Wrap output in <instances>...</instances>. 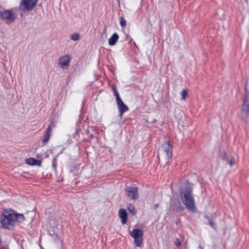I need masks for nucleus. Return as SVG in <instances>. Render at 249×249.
<instances>
[{"label":"nucleus","instance_id":"3","mask_svg":"<svg viewBox=\"0 0 249 249\" xmlns=\"http://www.w3.org/2000/svg\"><path fill=\"white\" fill-rule=\"evenodd\" d=\"M130 234L134 238L136 246L141 247L143 238L142 231L139 229H134L130 232Z\"/></svg>","mask_w":249,"mask_h":249},{"label":"nucleus","instance_id":"7","mask_svg":"<svg viewBox=\"0 0 249 249\" xmlns=\"http://www.w3.org/2000/svg\"><path fill=\"white\" fill-rule=\"evenodd\" d=\"M0 17L3 19L7 20V23L10 24L13 22L15 19L14 13L8 10H5L0 13Z\"/></svg>","mask_w":249,"mask_h":249},{"label":"nucleus","instance_id":"22","mask_svg":"<svg viewBox=\"0 0 249 249\" xmlns=\"http://www.w3.org/2000/svg\"><path fill=\"white\" fill-rule=\"evenodd\" d=\"M120 25L122 27L126 26V20L123 17L120 18Z\"/></svg>","mask_w":249,"mask_h":249},{"label":"nucleus","instance_id":"30","mask_svg":"<svg viewBox=\"0 0 249 249\" xmlns=\"http://www.w3.org/2000/svg\"><path fill=\"white\" fill-rule=\"evenodd\" d=\"M199 248L200 249H204V248L201 246H200V245L199 246Z\"/></svg>","mask_w":249,"mask_h":249},{"label":"nucleus","instance_id":"11","mask_svg":"<svg viewBox=\"0 0 249 249\" xmlns=\"http://www.w3.org/2000/svg\"><path fill=\"white\" fill-rule=\"evenodd\" d=\"M25 163L29 165L41 166V160L33 158H29L25 159Z\"/></svg>","mask_w":249,"mask_h":249},{"label":"nucleus","instance_id":"10","mask_svg":"<svg viewBox=\"0 0 249 249\" xmlns=\"http://www.w3.org/2000/svg\"><path fill=\"white\" fill-rule=\"evenodd\" d=\"M116 104L119 111V116L122 118L124 113L128 110V107L125 104H124L122 100H120L118 102H116Z\"/></svg>","mask_w":249,"mask_h":249},{"label":"nucleus","instance_id":"31","mask_svg":"<svg viewBox=\"0 0 249 249\" xmlns=\"http://www.w3.org/2000/svg\"><path fill=\"white\" fill-rule=\"evenodd\" d=\"M112 68H113V67H111V69H110V70H112Z\"/></svg>","mask_w":249,"mask_h":249},{"label":"nucleus","instance_id":"24","mask_svg":"<svg viewBox=\"0 0 249 249\" xmlns=\"http://www.w3.org/2000/svg\"><path fill=\"white\" fill-rule=\"evenodd\" d=\"M181 242L179 238H176L174 241V244L177 247H179L181 245Z\"/></svg>","mask_w":249,"mask_h":249},{"label":"nucleus","instance_id":"17","mask_svg":"<svg viewBox=\"0 0 249 249\" xmlns=\"http://www.w3.org/2000/svg\"><path fill=\"white\" fill-rule=\"evenodd\" d=\"M112 90L113 91L114 95L115 96L116 102H118V101L122 100L120 96V95L118 92V90H117V88L116 86H113L112 87Z\"/></svg>","mask_w":249,"mask_h":249},{"label":"nucleus","instance_id":"1","mask_svg":"<svg viewBox=\"0 0 249 249\" xmlns=\"http://www.w3.org/2000/svg\"><path fill=\"white\" fill-rule=\"evenodd\" d=\"M25 220L24 215L21 213H18L12 209H7L4 211L0 215V224L1 228L8 230L15 229V223H22Z\"/></svg>","mask_w":249,"mask_h":249},{"label":"nucleus","instance_id":"14","mask_svg":"<svg viewBox=\"0 0 249 249\" xmlns=\"http://www.w3.org/2000/svg\"><path fill=\"white\" fill-rule=\"evenodd\" d=\"M118 39V35L116 33H114L108 39L109 45L110 46H113L115 45Z\"/></svg>","mask_w":249,"mask_h":249},{"label":"nucleus","instance_id":"8","mask_svg":"<svg viewBox=\"0 0 249 249\" xmlns=\"http://www.w3.org/2000/svg\"><path fill=\"white\" fill-rule=\"evenodd\" d=\"M38 0H22V4L28 11L32 10L36 5Z\"/></svg>","mask_w":249,"mask_h":249},{"label":"nucleus","instance_id":"12","mask_svg":"<svg viewBox=\"0 0 249 249\" xmlns=\"http://www.w3.org/2000/svg\"><path fill=\"white\" fill-rule=\"evenodd\" d=\"M119 216L121 219L123 224H125L127 220V213L126 211L124 209H120L119 211Z\"/></svg>","mask_w":249,"mask_h":249},{"label":"nucleus","instance_id":"29","mask_svg":"<svg viewBox=\"0 0 249 249\" xmlns=\"http://www.w3.org/2000/svg\"><path fill=\"white\" fill-rule=\"evenodd\" d=\"M49 234L51 235H53L54 234V231H49Z\"/></svg>","mask_w":249,"mask_h":249},{"label":"nucleus","instance_id":"6","mask_svg":"<svg viewBox=\"0 0 249 249\" xmlns=\"http://www.w3.org/2000/svg\"><path fill=\"white\" fill-rule=\"evenodd\" d=\"M219 157L226 163L229 164L231 167L234 163V158L233 157L226 153L225 151H221L220 150Z\"/></svg>","mask_w":249,"mask_h":249},{"label":"nucleus","instance_id":"16","mask_svg":"<svg viewBox=\"0 0 249 249\" xmlns=\"http://www.w3.org/2000/svg\"><path fill=\"white\" fill-rule=\"evenodd\" d=\"M87 133L89 135L90 139H93L95 137L94 134L96 131L93 127H89L87 129Z\"/></svg>","mask_w":249,"mask_h":249},{"label":"nucleus","instance_id":"27","mask_svg":"<svg viewBox=\"0 0 249 249\" xmlns=\"http://www.w3.org/2000/svg\"><path fill=\"white\" fill-rule=\"evenodd\" d=\"M71 172H73L74 174L76 175V173L78 172V170L76 168L74 167L73 169H71Z\"/></svg>","mask_w":249,"mask_h":249},{"label":"nucleus","instance_id":"19","mask_svg":"<svg viewBox=\"0 0 249 249\" xmlns=\"http://www.w3.org/2000/svg\"><path fill=\"white\" fill-rule=\"evenodd\" d=\"M56 164H57V156L53 158V161H52V166L55 172L56 171V167H57Z\"/></svg>","mask_w":249,"mask_h":249},{"label":"nucleus","instance_id":"33","mask_svg":"<svg viewBox=\"0 0 249 249\" xmlns=\"http://www.w3.org/2000/svg\"><path fill=\"white\" fill-rule=\"evenodd\" d=\"M112 68H113V67H111V69H110V70H112Z\"/></svg>","mask_w":249,"mask_h":249},{"label":"nucleus","instance_id":"15","mask_svg":"<svg viewBox=\"0 0 249 249\" xmlns=\"http://www.w3.org/2000/svg\"><path fill=\"white\" fill-rule=\"evenodd\" d=\"M204 218L207 219L208 221L209 225L214 230H216V227L215 224L213 220V219L209 216L205 215L204 216Z\"/></svg>","mask_w":249,"mask_h":249},{"label":"nucleus","instance_id":"2","mask_svg":"<svg viewBox=\"0 0 249 249\" xmlns=\"http://www.w3.org/2000/svg\"><path fill=\"white\" fill-rule=\"evenodd\" d=\"M179 196L183 204L189 210H195V201L192 189L190 186H186L185 188L180 189Z\"/></svg>","mask_w":249,"mask_h":249},{"label":"nucleus","instance_id":"23","mask_svg":"<svg viewBox=\"0 0 249 249\" xmlns=\"http://www.w3.org/2000/svg\"><path fill=\"white\" fill-rule=\"evenodd\" d=\"M79 129H76L75 133L73 134V138L76 140L79 138Z\"/></svg>","mask_w":249,"mask_h":249},{"label":"nucleus","instance_id":"4","mask_svg":"<svg viewBox=\"0 0 249 249\" xmlns=\"http://www.w3.org/2000/svg\"><path fill=\"white\" fill-rule=\"evenodd\" d=\"M245 93L244 96L242 106V118L247 121L249 117V101L248 100L247 89L245 88Z\"/></svg>","mask_w":249,"mask_h":249},{"label":"nucleus","instance_id":"5","mask_svg":"<svg viewBox=\"0 0 249 249\" xmlns=\"http://www.w3.org/2000/svg\"><path fill=\"white\" fill-rule=\"evenodd\" d=\"M124 191L127 196L132 200H135L138 199L139 196L138 188L137 187L127 186L125 187Z\"/></svg>","mask_w":249,"mask_h":249},{"label":"nucleus","instance_id":"20","mask_svg":"<svg viewBox=\"0 0 249 249\" xmlns=\"http://www.w3.org/2000/svg\"><path fill=\"white\" fill-rule=\"evenodd\" d=\"M71 38L74 41H77L79 39L80 36L78 33H73L71 35Z\"/></svg>","mask_w":249,"mask_h":249},{"label":"nucleus","instance_id":"13","mask_svg":"<svg viewBox=\"0 0 249 249\" xmlns=\"http://www.w3.org/2000/svg\"><path fill=\"white\" fill-rule=\"evenodd\" d=\"M70 62V57L69 55H65L58 60V63L62 66L68 65Z\"/></svg>","mask_w":249,"mask_h":249},{"label":"nucleus","instance_id":"9","mask_svg":"<svg viewBox=\"0 0 249 249\" xmlns=\"http://www.w3.org/2000/svg\"><path fill=\"white\" fill-rule=\"evenodd\" d=\"M162 147L164 152L166 153L168 159L172 157V150L173 148L172 145L169 143V142H165L162 144Z\"/></svg>","mask_w":249,"mask_h":249},{"label":"nucleus","instance_id":"32","mask_svg":"<svg viewBox=\"0 0 249 249\" xmlns=\"http://www.w3.org/2000/svg\"><path fill=\"white\" fill-rule=\"evenodd\" d=\"M112 68H113V67H111V69H110V70H112Z\"/></svg>","mask_w":249,"mask_h":249},{"label":"nucleus","instance_id":"21","mask_svg":"<svg viewBox=\"0 0 249 249\" xmlns=\"http://www.w3.org/2000/svg\"><path fill=\"white\" fill-rule=\"evenodd\" d=\"M43 137L44 138L43 139V142H44V144H45V143L49 141L50 137V134L45 133Z\"/></svg>","mask_w":249,"mask_h":249},{"label":"nucleus","instance_id":"28","mask_svg":"<svg viewBox=\"0 0 249 249\" xmlns=\"http://www.w3.org/2000/svg\"><path fill=\"white\" fill-rule=\"evenodd\" d=\"M159 207V204H155L154 205V208L155 209H157Z\"/></svg>","mask_w":249,"mask_h":249},{"label":"nucleus","instance_id":"18","mask_svg":"<svg viewBox=\"0 0 249 249\" xmlns=\"http://www.w3.org/2000/svg\"><path fill=\"white\" fill-rule=\"evenodd\" d=\"M127 210L129 211V213L132 214L133 215L136 214L135 207L133 204H129L127 206Z\"/></svg>","mask_w":249,"mask_h":249},{"label":"nucleus","instance_id":"26","mask_svg":"<svg viewBox=\"0 0 249 249\" xmlns=\"http://www.w3.org/2000/svg\"><path fill=\"white\" fill-rule=\"evenodd\" d=\"M51 131H52V126H51V125H49L48 126V127L47 128L46 132H45V133L50 134V133L51 132Z\"/></svg>","mask_w":249,"mask_h":249},{"label":"nucleus","instance_id":"25","mask_svg":"<svg viewBox=\"0 0 249 249\" xmlns=\"http://www.w3.org/2000/svg\"><path fill=\"white\" fill-rule=\"evenodd\" d=\"M188 94V93L186 90H183L182 91L181 95H182V99H185Z\"/></svg>","mask_w":249,"mask_h":249}]
</instances>
